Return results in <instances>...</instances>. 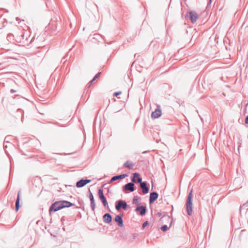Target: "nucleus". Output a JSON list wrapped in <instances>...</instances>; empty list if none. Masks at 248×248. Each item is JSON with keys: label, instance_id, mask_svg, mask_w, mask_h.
<instances>
[{"label": "nucleus", "instance_id": "obj_30", "mask_svg": "<svg viewBox=\"0 0 248 248\" xmlns=\"http://www.w3.org/2000/svg\"><path fill=\"white\" fill-rule=\"evenodd\" d=\"M211 0H210V3H211Z\"/></svg>", "mask_w": 248, "mask_h": 248}, {"label": "nucleus", "instance_id": "obj_7", "mask_svg": "<svg viewBox=\"0 0 248 248\" xmlns=\"http://www.w3.org/2000/svg\"><path fill=\"white\" fill-rule=\"evenodd\" d=\"M91 180L90 179H81L78 181L76 183V186L78 188L82 187L85 186L86 184L90 183Z\"/></svg>", "mask_w": 248, "mask_h": 248}, {"label": "nucleus", "instance_id": "obj_11", "mask_svg": "<svg viewBox=\"0 0 248 248\" xmlns=\"http://www.w3.org/2000/svg\"><path fill=\"white\" fill-rule=\"evenodd\" d=\"M128 175L127 174H122L121 175L114 176L111 178L110 180L109 181V183L119 179H124Z\"/></svg>", "mask_w": 248, "mask_h": 248}, {"label": "nucleus", "instance_id": "obj_16", "mask_svg": "<svg viewBox=\"0 0 248 248\" xmlns=\"http://www.w3.org/2000/svg\"><path fill=\"white\" fill-rule=\"evenodd\" d=\"M146 211H147L146 207L141 205L140 210L139 211V212H140L139 214L141 216H144L146 214Z\"/></svg>", "mask_w": 248, "mask_h": 248}, {"label": "nucleus", "instance_id": "obj_14", "mask_svg": "<svg viewBox=\"0 0 248 248\" xmlns=\"http://www.w3.org/2000/svg\"><path fill=\"white\" fill-rule=\"evenodd\" d=\"M123 166L124 168L131 170L134 167V164L132 161L127 160L124 164Z\"/></svg>", "mask_w": 248, "mask_h": 248}, {"label": "nucleus", "instance_id": "obj_25", "mask_svg": "<svg viewBox=\"0 0 248 248\" xmlns=\"http://www.w3.org/2000/svg\"><path fill=\"white\" fill-rule=\"evenodd\" d=\"M140 205H138V206L136 207V208L135 209V211L136 212H138L140 211Z\"/></svg>", "mask_w": 248, "mask_h": 248}, {"label": "nucleus", "instance_id": "obj_29", "mask_svg": "<svg viewBox=\"0 0 248 248\" xmlns=\"http://www.w3.org/2000/svg\"><path fill=\"white\" fill-rule=\"evenodd\" d=\"M167 218L168 219H170V217H167Z\"/></svg>", "mask_w": 248, "mask_h": 248}, {"label": "nucleus", "instance_id": "obj_4", "mask_svg": "<svg viewBox=\"0 0 248 248\" xmlns=\"http://www.w3.org/2000/svg\"><path fill=\"white\" fill-rule=\"evenodd\" d=\"M161 109L160 105H157L156 106V108L155 110L152 112L151 114V117L154 119L158 118L161 115Z\"/></svg>", "mask_w": 248, "mask_h": 248}, {"label": "nucleus", "instance_id": "obj_2", "mask_svg": "<svg viewBox=\"0 0 248 248\" xmlns=\"http://www.w3.org/2000/svg\"><path fill=\"white\" fill-rule=\"evenodd\" d=\"M192 197V191L191 190L188 193L186 203V210L189 216H191L193 213Z\"/></svg>", "mask_w": 248, "mask_h": 248}, {"label": "nucleus", "instance_id": "obj_9", "mask_svg": "<svg viewBox=\"0 0 248 248\" xmlns=\"http://www.w3.org/2000/svg\"><path fill=\"white\" fill-rule=\"evenodd\" d=\"M98 194L99 198L101 200L104 206H106L108 204V202L107 199L104 195L103 190L101 189H99L98 190Z\"/></svg>", "mask_w": 248, "mask_h": 248}, {"label": "nucleus", "instance_id": "obj_12", "mask_svg": "<svg viewBox=\"0 0 248 248\" xmlns=\"http://www.w3.org/2000/svg\"><path fill=\"white\" fill-rule=\"evenodd\" d=\"M140 187L142 189L143 193L146 194L148 193L149 189V187L147 186V183L146 182L141 183V184H140Z\"/></svg>", "mask_w": 248, "mask_h": 248}, {"label": "nucleus", "instance_id": "obj_1", "mask_svg": "<svg viewBox=\"0 0 248 248\" xmlns=\"http://www.w3.org/2000/svg\"><path fill=\"white\" fill-rule=\"evenodd\" d=\"M74 204L66 201H60L55 202L52 203L49 208V212L51 214L52 212H56L64 207H69Z\"/></svg>", "mask_w": 248, "mask_h": 248}, {"label": "nucleus", "instance_id": "obj_23", "mask_svg": "<svg viewBox=\"0 0 248 248\" xmlns=\"http://www.w3.org/2000/svg\"><path fill=\"white\" fill-rule=\"evenodd\" d=\"M149 224V222L148 221H146L145 222H144L143 224H142V228L143 229L147 225H148Z\"/></svg>", "mask_w": 248, "mask_h": 248}, {"label": "nucleus", "instance_id": "obj_24", "mask_svg": "<svg viewBox=\"0 0 248 248\" xmlns=\"http://www.w3.org/2000/svg\"><path fill=\"white\" fill-rule=\"evenodd\" d=\"M131 181L132 182V183H133V184L134 183H137V180H136V177H134V175H133V177L131 179Z\"/></svg>", "mask_w": 248, "mask_h": 248}, {"label": "nucleus", "instance_id": "obj_28", "mask_svg": "<svg viewBox=\"0 0 248 248\" xmlns=\"http://www.w3.org/2000/svg\"><path fill=\"white\" fill-rule=\"evenodd\" d=\"M10 92H11V93H15L16 91H15L14 90L12 89V90H11V91H10Z\"/></svg>", "mask_w": 248, "mask_h": 248}, {"label": "nucleus", "instance_id": "obj_5", "mask_svg": "<svg viewBox=\"0 0 248 248\" xmlns=\"http://www.w3.org/2000/svg\"><path fill=\"white\" fill-rule=\"evenodd\" d=\"M135 189V185L133 183H128L123 187V191L124 192L127 191L133 192Z\"/></svg>", "mask_w": 248, "mask_h": 248}, {"label": "nucleus", "instance_id": "obj_17", "mask_svg": "<svg viewBox=\"0 0 248 248\" xmlns=\"http://www.w3.org/2000/svg\"><path fill=\"white\" fill-rule=\"evenodd\" d=\"M139 199L140 197H139L138 196H134L132 200L133 204H135L136 205H139L140 204V202L139 201Z\"/></svg>", "mask_w": 248, "mask_h": 248}, {"label": "nucleus", "instance_id": "obj_20", "mask_svg": "<svg viewBox=\"0 0 248 248\" xmlns=\"http://www.w3.org/2000/svg\"><path fill=\"white\" fill-rule=\"evenodd\" d=\"M103 219L106 223H108V213H106L104 215Z\"/></svg>", "mask_w": 248, "mask_h": 248}, {"label": "nucleus", "instance_id": "obj_27", "mask_svg": "<svg viewBox=\"0 0 248 248\" xmlns=\"http://www.w3.org/2000/svg\"><path fill=\"white\" fill-rule=\"evenodd\" d=\"M112 220V217H111V216L109 214V223L111 222Z\"/></svg>", "mask_w": 248, "mask_h": 248}, {"label": "nucleus", "instance_id": "obj_21", "mask_svg": "<svg viewBox=\"0 0 248 248\" xmlns=\"http://www.w3.org/2000/svg\"><path fill=\"white\" fill-rule=\"evenodd\" d=\"M161 229L163 232H166L169 228L167 225H164L161 227Z\"/></svg>", "mask_w": 248, "mask_h": 248}, {"label": "nucleus", "instance_id": "obj_19", "mask_svg": "<svg viewBox=\"0 0 248 248\" xmlns=\"http://www.w3.org/2000/svg\"><path fill=\"white\" fill-rule=\"evenodd\" d=\"M101 73H98L93 78V79L90 82L89 87L90 86L91 84H92L97 78H98L100 76Z\"/></svg>", "mask_w": 248, "mask_h": 248}, {"label": "nucleus", "instance_id": "obj_15", "mask_svg": "<svg viewBox=\"0 0 248 248\" xmlns=\"http://www.w3.org/2000/svg\"><path fill=\"white\" fill-rule=\"evenodd\" d=\"M20 192L19 191L17 194V199L16 202V211L17 212L19 210V201H20Z\"/></svg>", "mask_w": 248, "mask_h": 248}, {"label": "nucleus", "instance_id": "obj_3", "mask_svg": "<svg viewBox=\"0 0 248 248\" xmlns=\"http://www.w3.org/2000/svg\"><path fill=\"white\" fill-rule=\"evenodd\" d=\"M129 208V206L127 205L126 202L123 200H119L117 201L115 205V208L117 210H119L122 208L124 210H126L127 208Z\"/></svg>", "mask_w": 248, "mask_h": 248}, {"label": "nucleus", "instance_id": "obj_8", "mask_svg": "<svg viewBox=\"0 0 248 248\" xmlns=\"http://www.w3.org/2000/svg\"><path fill=\"white\" fill-rule=\"evenodd\" d=\"M123 216V214H120L119 215H117L114 218V221L117 223V225L120 227H123L124 225V222L122 218Z\"/></svg>", "mask_w": 248, "mask_h": 248}, {"label": "nucleus", "instance_id": "obj_6", "mask_svg": "<svg viewBox=\"0 0 248 248\" xmlns=\"http://www.w3.org/2000/svg\"><path fill=\"white\" fill-rule=\"evenodd\" d=\"M188 18L192 23L196 22L198 18V14L195 11H190L187 15Z\"/></svg>", "mask_w": 248, "mask_h": 248}, {"label": "nucleus", "instance_id": "obj_10", "mask_svg": "<svg viewBox=\"0 0 248 248\" xmlns=\"http://www.w3.org/2000/svg\"><path fill=\"white\" fill-rule=\"evenodd\" d=\"M158 197V194L156 192H153L150 193L149 197V203H153Z\"/></svg>", "mask_w": 248, "mask_h": 248}, {"label": "nucleus", "instance_id": "obj_22", "mask_svg": "<svg viewBox=\"0 0 248 248\" xmlns=\"http://www.w3.org/2000/svg\"><path fill=\"white\" fill-rule=\"evenodd\" d=\"M122 94V92L119 91L117 92H115L113 93V96H117L119 95H120Z\"/></svg>", "mask_w": 248, "mask_h": 248}, {"label": "nucleus", "instance_id": "obj_18", "mask_svg": "<svg viewBox=\"0 0 248 248\" xmlns=\"http://www.w3.org/2000/svg\"><path fill=\"white\" fill-rule=\"evenodd\" d=\"M133 175L134 176V177H137V182L140 183L141 184V183H143V182H142V178L140 177V174L138 173H133Z\"/></svg>", "mask_w": 248, "mask_h": 248}, {"label": "nucleus", "instance_id": "obj_13", "mask_svg": "<svg viewBox=\"0 0 248 248\" xmlns=\"http://www.w3.org/2000/svg\"><path fill=\"white\" fill-rule=\"evenodd\" d=\"M90 195H89V198L91 201V207L93 211L94 210L95 204V201L94 200L93 196L92 194V193L89 191Z\"/></svg>", "mask_w": 248, "mask_h": 248}, {"label": "nucleus", "instance_id": "obj_26", "mask_svg": "<svg viewBox=\"0 0 248 248\" xmlns=\"http://www.w3.org/2000/svg\"><path fill=\"white\" fill-rule=\"evenodd\" d=\"M245 123L246 124H248V116H247L245 119Z\"/></svg>", "mask_w": 248, "mask_h": 248}]
</instances>
